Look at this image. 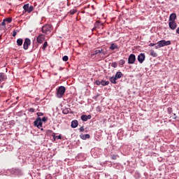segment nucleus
Returning a JSON list of instances; mask_svg holds the SVG:
<instances>
[{
    "instance_id": "1",
    "label": "nucleus",
    "mask_w": 179,
    "mask_h": 179,
    "mask_svg": "<svg viewBox=\"0 0 179 179\" xmlns=\"http://www.w3.org/2000/svg\"><path fill=\"white\" fill-rule=\"evenodd\" d=\"M65 92H66V89L64 86H60L57 90L56 96L58 99H62L64 95L65 94Z\"/></svg>"
},
{
    "instance_id": "2",
    "label": "nucleus",
    "mask_w": 179,
    "mask_h": 179,
    "mask_svg": "<svg viewBox=\"0 0 179 179\" xmlns=\"http://www.w3.org/2000/svg\"><path fill=\"white\" fill-rule=\"evenodd\" d=\"M24 11L22 13H31L33 10H34V7L33 6H30L29 3L24 4L23 6Z\"/></svg>"
},
{
    "instance_id": "3",
    "label": "nucleus",
    "mask_w": 179,
    "mask_h": 179,
    "mask_svg": "<svg viewBox=\"0 0 179 179\" xmlns=\"http://www.w3.org/2000/svg\"><path fill=\"white\" fill-rule=\"evenodd\" d=\"M51 30H52V26L50 24L44 25L42 27V33L44 34H50V33H51Z\"/></svg>"
},
{
    "instance_id": "4",
    "label": "nucleus",
    "mask_w": 179,
    "mask_h": 179,
    "mask_svg": "<svg viewBox=\"0 0 179 179\" xmlns=\"http://www.w3.org/2000/svg\"><path fill=\"white\" fill-rule=\"evenodd\" d=\"M35 127H37L38 129H41L43 127V122L41 121V118L40 117H37V119L34 122Z\"/></svg>"
},
{
    "instance_id": "5",
    "label": "nucleus",
    "mask_w": 179,
    "mask_h": 179,
    "mask_svg": "<svg viewBox=\"0 0 179 179\" xmlns=\"http://www.w3.org/2000/svg\"><path fill=\"white\" fill-rule=\"evenodd\" d=\"M97 29H103V25L102 22H100V21H96L94 23V27L92 29V31H94V30H97Z\"/></svg>"
},
{
    "instance_id": "6",
    "label": "nucleus",
    "mask_w": 179,
    "mask_h": 179,
    "mask_svg": "<svg viewBox=\"0 0 179 179\" xmlns=\"http://www.w3.org/2000/svg\"><path fill=\"white\" fill-rule=\"evenodd\" d=\"M157 44H159L160 48L162 47H165V45H170L171 44V41H166L165 40L159 41L157 43Z\"/></svg>"
},
{
    "instance_id": "7",
    "label": "nucleus",
    "mask_w": 179,
    "mask_h": 179,
    "mask_svg": "<svg viewBox=\"0 0 179 179\" xmlns=\"http://www.w3.org/2000/svg\"><path fill=\"white\" fill-rule=\"evenodd\" d=\"M31 44V41H30V38H26L23 44V48L24 50H29V45Z\"/></svg>"
},
{
    "instance_id": "8",
    "label": "nucleus",
    "mask_w": 179,
    "mask_h": 179,
    "mask_svg": "<svg viewBox=\"0 0 179 179\" xmlns=\"http://www.w3.org/2000/svg\"><path fill=\"white\" fill-rule=\"evenodd\" d=\"M44 40H45V35L43 34H39V36L36 38V41L38 44H43Z\"/></svg>"
},
{
    "instance_id": "9",
    "label": "nucleus",
    "mask_w": 179,
    "mask_h": 179,
    "mask_svg": "<svg viewBox=\"0 0 179 179\" xmlns=\"http://www.w3.org/2000/svg\"><path fill=\"white\" fill-rule=\"evenodd\" d=\"M99 54H100V57L102 56V58H104V56L106 55V52H104L103 49L96 50H94L93 55H99Z\"/></svg>"
},
{
    "instance_id": "10",
    "label": "nucleus",
    "mask_w": 179,
    "mask_h": 179,
    "mask_svg": "<svg viewBox=\"0 0 179 179\" xmlns=\"http://www.w3.org/2000/svg\"><path fill=\"white\" fill-rule=\"evenodd\" d=\"M135 61H136V57L134 54H131L128 58V64H135Z\"/></svg>"
},
{
    "instance_id": "11",
    "label": "nucleus",
    "mask_w": 179,
    "mask_h": 179,
    "mask_svg": "<svg viewBox=\"0 0 179 179\" xmlns=\"http://www.w3.org/2000/svg\"><path fill=\"white\" fill-rule=\"evenodd\" d=\"M146 58V56H145V53H141L138 56V61L140 64H143V61H145V59Z\"/></svg>"
},
{
    "instance_id": "12",
    "label": "nucleus",
    "mask_w": 179,
    "mask_h": 179,
    "mask_svg": "<svg viewBox=\"0 0 179 179\" xmlns=\"http://www.w3.org/2000/svg\"><path fill=\"white\" fill-rule=\"evenodd\" d=\"M169 26L171 30H176V29H177V23H176V21H169Z\"/></svg>"
},
{
    "instance_id": "13",
    "label": "nucleus",
    "mask_w": 179,
    "mask_h": 179,
    "mask_svg": "<svg viewBox=\"0 0 179 179\" xmlns=\"http://www.w3.org/2000/svg\"><path fill=\"white\" fill-rule=\"evenodd\" d=\"M8 79V76L4 73H0V82H5Z\"/></svg>"
},
{
    "instance_id": "14",
    "label": "nucleus",
    "mask_w": 179,
    "mask_h": 179,
    "mask_svg": "<svg viewBox=\"0 0 179 179\" xmlns=\"http://www.w3.org/2000/svg\"><path fill=\"white\" fill-rule=\"evenodd\" d=\"M176 19H177V15L174 13L171 14L169 17V22H176Z\"/></svg>"
},
{
    "instance_id": "15",
    "label": "nucleus",
    "mask_w": 179,
    "mask_h": 179,
    "mask_svg": "<svg viewBox=\"0 0 179 179\" xmlns=\"http://www.w3.org/2000/svg\"><path fill=\"white\" fill-rule=\"evenodd\" d=\"M91 119H92V115H83L81 116L82 121H87V120H91Z\"/></svg>"
},
{
    "instance_id": "16",
    "label": "nucleus",
    "mask_w": 179,
    "mask_h": 179,
    "mask_svg": "<svg viewBox=\"0 0 179 179\" xmlns=\"http://www.w3.org/2000/svg\"><path fill=\"white\" fill-rule=\"evenodd\" d=\"M109 80H110V82H111V83H113V85H117V79L116 78L115 76L110 77Z\"/></svg>"
},
{
    "instance_id": "17",
    "label": "nucleus",
    "mask_w": 179,
    "mask_h": 179,
    "mask_svg": "<svg viewBox=\"0 0 179 179\" xmlns=\"http://www.w3.org/2000/svg\"><path fill=\"white\" fill-rule=\"evenodd\" d=\"M78 125V120H73L71 122V128H76Z\"/></svg>"
},
{
    "instance_id": "18",
    "label": "nucleus",
    "mask_w": 179,
    "mask_h": 179,
    "mask_svg": "<svg viewBox=\"0 0 179 179\" xmlns=\"http://www.w3.org/2000/svg\"><path fill=\"white\" fill-rule=\"evenodd\" d=\"M80 138H81V139H83L85 141L86 139L90 138V134H83V135H80Z\"/></svg>"
},
{
    "instance_id": "19",
    "label": "nucleus",
    "mask_w": 179,
    "mask_h": 179,
    "mask_svg": "<svg viewBox=\"0 0 179 179\" xmlns=\"http://www.w3.org/2000/svg\"><path fill=\"white\" fill-rule=\"evenodd\" d=\"M115 77H116L117 80L121 79V78H122V73L121 71L117 72Z\"/></svg>"
},
{
    "instance_id": "20",
    "label": "nucleus",
    "mask_w": 179,
    "mask_h": 179,
    "mask_svg": "<svg viewBox=\"0 0 179 179\" xmlns=\"http://www.w3.org/2000/svg\"><path fill=\"white\" fill-rule=\"evenodd\" d=\"M17 45L20 47L22 45H23V39L22 38H18L17 40Z\"/></svg>"
},
{
    "instance_id": "21",
    "label": "nucleus",
    "mask_w": 179,
    "mask_h": 179,
    "mask_svg": "<svg viewBox=\"0 0 179 179\" xmlns=\"http://www.w3.org/2000/svg\"><path fill=\"white\" fill-rule=\"evenodd\" d=\"M110 49L112 50H118V45H115V43H112L110 45Z\"/></svg>"
},
{
    "instance_id": "22",
    "label": "nucleus",
    "mask_w": 179,
    "mask_h": 179,
    "mask_svg": "<svg viewBox=\"0 0 179 179\" xmlns=\"http://www.w3.org/2000/svg\"><path fill=\"white\" fill-rule=\"evenodd\" d=\"M150 55H151V57H157V53H156V52H155V50H152L150 51Z\"/></svg>"
},
{
    "instance_id": "23",
    "label": "nucleus",
    "mask_w": 179,
    "mask_h": 179,
    "mask_svg": "<svg viewBox=\"0 0 179 179\" xmlns=\"http://www.w3.org/2000/svg\"><path fill=\"white\" fill-rule=\"evenodd\" d=\"M78 12V10L76 8L72 9L69 11L70 15H75Z\"/></svg>"
},
{
    "instance_id": "24",
    "label": "nucleus",
    "mask_w": 179,
    "mask_h": 179,
    "mask_svg": "<svg viewBox=\"0 0 179 179\" xmlns=\"http://www.w3.org/2000/svg\"><path fill=\"white\" fill-rule=\"evenodd\" d=\"M47 47H48V43L47 41H45L43 45V47H42V49L44 50H45V48H47Z\"/></svg>"
},
{
    "instance_id": "25",
    "label": "nucleus",
    "mask_w": 179,
    "mask_h": 179,
    "mask_svg": "<svg viewBox=\"0 0 179 179\" xmlns=\"http://www.w3.org/2000/svg\"><path fill=\"white\" fill-rule=\"evenodd\" d=\"M52 136H53L54 139H55V138H57V139H62V136H61V135H59V136L55 137V133H53L52 134Z\"/></svg>"
},
{
    "instance_id": "26",
    "label": "nucleus",
    "mask_w": 179,
    "mask_h": 179,
    "mask_svg": "<svg viewBox=\"0 0 179 179\" xmlns=\"http://www.w3.org/2000/svg\"><path fill=\"white\" fill-rule=\"evenodd\" d=\"M118 157H119L118 155H113L111 156L112 160H117V159H118Z\"/></svg>"
},
{
    "instance_id": "27",
    "label": "nucleus",
    "mask_w": 179,
    "mask_h": 179,
    "mask_svg": "<svg viewBox=\"0 0 179 179\" xmlns=\"http://www.w3.org/2000/svg\"><path fill=\"white\" fill-rule=\"evenodd\" d=\"M4 22H7V23H10L12 22V19L10 17L4 19Z\"/></svg>"
},
{
    "instance_id": "28",
    "label": "nucleus",
    "mask_w": 179,
    "mask_h": 179,
    "mask_svg": "<svg viewBox=\"0 0 179 179\" xmlns=\"http://www.w3.org/2000/svg\"><path fill=\"white\" fill-rule=\"evenodd\" d=\"M117 66H118V64H117V62H113L111 64L112 68H117Z\"/></svg>"
},
{
    "instance_id": "29",
    "label": "nucleus",
    "mask_w": 179,
    "mask_h": 179,
    "mask_svg": "<svg viewBox=\"0 0 179 179\" xmlns=\"http://www.w3.org/2000/svg\"><path fill=\"white\" fill-rule=\"evenodd\" d=\"M48 120V117H43L41 119V122L43 121V122H47Z\"/></svg>"
},
{
    "instance_id": "30",
    "label": "nucleus",
    "mask_w": 179,
    "mask_h": 179,
    "mask_svg": "<svg viewBox=\"0 0 179 179\" xmlns=\"http://www.w3.org/2000/svg\"><path fill=\"white\" fill-rule=\"evenodd\" d=\"M62 59L63 61H64V62H66V61H68L69 58L68 57V56H64Z\"/></svg>"
},
{
    "instance_id": "31",
    "label": "nucleus",
    "mask_w": 179,
    "mask_h": 179,
    "mask_svg": "<svg viewBox=\"0 0 179 179\" xmlns=\"http://www.w3.org/2000/svg\"><path fill=\"white\" fill-rule=\"evenodd\" d=\"M125 64V60L121 59L119 62V65H124Z\"/></svg>"
},
{
    "instance_id": "32",
    "label": "nucleus",
    "mask_w": 179,
    "mask_h": 179,
    "mask_svg": "<svg viewBox=\"0 0 179 179\" xmlns=\"http://www.w3.org/2000/svg\"><path fill=\"white\" fill-rule=\"evenodd\" d=\"M168 113H169V114H171L173 113V108H168Z\"/></svg>"
},
{
    "instance_id": "33",
    "label": "nucleus",
    "mask_w": 179,
    "mask_h": 179,
    "mask_svg": "<svg viewBox=\"0 0 179 179\" xmlns=\"http://www.w3.org/2000/svg\"><path fill=\"white\" fill-rule=\"evenodd\" d=\"M95 83H96V85H97V86H100V85H101V81L96 80Z\"/></svg>"
},
{
    "instance_id": "34",
    "label": "nucleus",
    "mask_w": 179,
    "mask_h": 179,
    "mask_svg": "<svg viewBox=\"0 0 179 179\" xmlns=\"http://www.w3.org/2000/svg\"><path fill=\"white\" fill-rule=\"evenodd\" d=\"M35 110H35L34 108H29V113H34Z\"/></svg>"
},
{
    "instance_id": "35",
    "label": "nucleus",
    "mask_w": 179,
    "mask_h": 179,
    "mask_svg": "<svg viewBox=\"0 0 179 179\" xmlns=\"http://www.w3.org/2000/svg\"><path fill=\"white\" fill-rule=\"evenodd\" d=\"M16 34H17V33L16 32V31H13V37H16Z\"/></svg>"
},
{
    "instance_id": "36",
    "label": "nucleus",
    "mask_w": 179,
    "mask_h": 179,
    "mask_svg": "<svg viewBox=\"0 0 179 179\" xmlns=\"http://www.w3.org/2000/svg\"><path fill=\"white\" fill-rule=\"evenodd\" d=\"M69 111L66 109L63 110V114H68Z\"/></svg>"
},
{
    "instance_id": "37",
    "label": "nucleus",
    "mask_w": 179,
    "mask_h": 179,
    "mask_svg": "<svg viewBox=\"0 0 179 179\" xmlns=\"http://www.w3.org/2000/svg\"><path fill=\"white\" fill-rule=\"evenodd\" d=\"M38 117H41L42 115H44L43 113H37Z\"/></svg>"
},
{
    "instance_id": "38",
    "label": "nucleus",
    "mask_w": 179,
    "mask_h": 179,
    "mask_svg": "<svg viewBox=\"0 0 179 179\" xmlns=\"http://www.w3.org/2000/svg\"><path fill=\"white\" fill-rule=\"evenodd\" d=\"M105 83H106V81H104V80H102V81L101 82V85L102 86H106Z\"/></svg>"
},
{
    "instance_id": "39",
    "label": "nucleus",
    "mask_w": 179,
    "mask_h": 179,
    "mask_svg": "<svg viewBox=\"0 0 179 179\" xmlns=\"http://www.w3.org/2000/svg\"><path fill=\"white\" fill-rule=\"evenodd\" d=\"M80 132H83V131H85V127H81L80 128Z\"/></svg>"
},
{
    "instance_id": "40",
    "label": "nucleus",
    "mask_w": 179,
    "mask_h": 179,
    "mask_svg": "<svg viewBox=\"0 0 179 179\" xmlns=\"http://www.w3.org/2000/svg\"><path fill=\"white\" fill-rule=\"evenodd\" d=\"M6 23L5 20H3V21L1 22V26H6Z\"/></svg>"
},
{
    "instance_id": "41",
    "label": "nucleus",
    "mask_w": 179,
    "mask_h": 179,
    "mask_svg": "<svg viewBox=\"0 0 179 179\" xmlns=\"http://www.w3.org/2000/svg\"><path fill=\"white\" fill-rule=\"evenodd\" d=\"M104 85H105V86H107L108 85H110V81H105Z\"/></svg>"
},
{
    "instance_id": "42",
    "label": "nucleus",
    "mask_w": 179,
    "mask_h": 179,
    "mask_svg": "<svg viewBox=\"0 0 179 179\" xmlns=\"http://www.w3.org/2000/svg\"><path fill=\"white\" fill-rule=\"evenodd\" d=\"M156 45V43H150V47H155Z\"/></svg>"
},
{
    "instance_id": "43",
    "label": "nucleus",
    "mask_w": 179,
    "mask_h": 179,
    "mask_svg": "<svg viewBox=\"0 0 179 179\" xmlns=\"http://www.w3.org/2000/svg\"><path fill=\"white\" fill-rule=\"evenodd\" d=\"M159 48H160L159 45L158 44L157 45L155 46V49L157 50Z\"/></svg>"
},
{
    "instance_id": "44",
    "label": "nucleus",
    "mask_w": 179,
    "mask_h": 179,
    "mask_svg": "<svg viewBox=\"0 0 179 179\" xmlns=\"http://www.w3.org/2000/svg\"><path fill=\"white\" fill-rule=\"evenodd\" d=\"M176 33H177L178 34H179V27L177 28V29H176Z\"/></svg>"
},
{
    "instance_id": "45",
    "label": "nucleus",
    "mask_w": 179,
    "mask_h": 179,
    "mask_svg": "<svg viewBox=\"0 0 179 179\" xmlns=\"http://www.w3.org/2000/svg\"><path fill=\"white\" fill-rule=\"evenodd\" d=\"M41 131H44V129L41 128Z\"/></svg>"
}]
</instances>
